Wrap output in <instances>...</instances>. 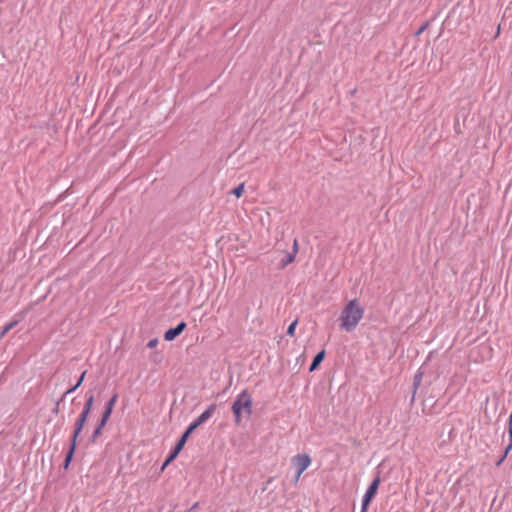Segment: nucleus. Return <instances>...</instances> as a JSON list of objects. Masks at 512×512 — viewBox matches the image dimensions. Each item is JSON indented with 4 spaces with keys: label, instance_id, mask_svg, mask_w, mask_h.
<instances>
[{
    "label": "nucleus",
    "instance_id": "f257e3e1",
    "mask_svg": "<svg viewBox=\"0 0 512 512\" xmlns=\"http://www.w3.org/2000/svg\"><path fill=\"white\" fill-rule=\"evenodd\" d=\"M364 316V308L357 299L348 301L343 307L340 316V328L346 332L353 331Z\"/></svg>",
    "mask_w": 512,
    "mask_h": 512
},
{
    "label": "nucleus",
    "instance_id": "f03ea898",
    "mask_svg": "<svg viewBox=\"0 0 512 512\" xmlns=\"http://www.w3.org/2000/svg\"><path fill=\"white\" fill-rule=\"evenodd\" d=\"M252 397L247 390L242 391L232 405V412L235 417V423L240 425L242 415L249 417L252 413Z\"/></svg>",
    "mask_w": 512,
    "mask_h": 512
},
{
    "label": "nucleus",
    "instance_id": "7ed1b4c3",
    "mask_svg": "<svg viewBox=\"0 0 512 512\" xmlns=\"http://www.w3.org/2000/svg\"><path fill=\"white\" fill-rule=\"evenodd\" d=\"M87 418H88V415H86L84 413H80L79 417L77 418V420L75 422L74 432H73L72 439H71V445H70L69 451H68V453L65 457V461H64L65 468L68 467V465L73 457V454H74V451L76 448L77 438H78L79 434L81 433V431L87 421Z\"/></svg>",
    "mask_w": 512,
    "mask_h": 512
},
{
    "label": "nucleus",
    "instance_id": "20e7f679",
    "mask_svg": "<svg viewBox=\"0 0 512 512\" xmlns=\"http://www.w3.org/2000/svg\"><path fill=\"white\" fill-rule=\"evenodd\" d=\"M87 418H88V415H86L84 413H80L79 417L77 418V420L75 422L74 432H73L72 439H71V445H70L69 451H68V453L65 457V461H64L65 468L68 467V465L73 457V454H74V451L76 448L77 438H78L79 434L81 433V431L87 421Z\"/></svg>",
    "mask_w": 512,
    "mask_h": 512
},
{
    "label": "nucleus",
    "instance_id": "39448f33",
    "mask_svg": "<svg viewBox=\"0 0 512 512\" xmlns=\"http://www.w3.org/2000/svg\"><path fill=\"white\" fill-rule=\"evenodd\" d=\"M292 463L297 470L295 476V483H297L302 473L310 466L311 458L307 454H297L292 458Z\"/></svg>",
    "mask_w": 512,
    "mask_h": 512
},
{
    "label": "nucleus",
    "instance_id": "423d86ee",
    "mask_svg": "<svg viewBox=\"0 0 512 512\" xmlns=\"http://www.w3.org/2000/svg\"><path fill=\"white\" fill-rule=\"evenodd\" d=\"M381 479L379 476H376L371 484L369 485L363 500H362V512H366L368 506L370 505L371 501L374 499L375 495L377 494L379 485H380Z\"/></svg>",
    "mask_w": 512,
    "mask_h": 512
},
{
    "label": "nucleus",
    "instance_id": "0eeeda50",
    "mask_svg": "<svg viewBox=\"0 0 512 512\" xmlns=\"http://www.w3.org/2000/svg\"><path fill=\"white\" fill-rule=\"evenodd\" d=\"M216 410V404H211L196 420H194L186 429L188 433H193L200 425L208 421Z\"/></svg>",
    "mask_w": 512,
    "mask_h": 512
},
{
    "label": "nucleus",
    "instance_id": "6e6552de",
    "mask_svg": "<svg viewBox=\"0 0 512 512\" xmlns=\"http://www.w3.org/2000/svg\"><path fill=\"white\" fill-rule=\"evenodd\" d=\"M216 410V404H211L196 420H194L186 429L188 433H193L200 425L208 421Z\"/></svg>",
    "mask_w": 512,
    "mask_h": 512
},
{
    "label": "nucleus",
    "instance_id": "1a4fd4ad",
    "mask_svg": "<svg viewBox=\"0 0 512 512\" xmlns=\"http://www.w3.org/2000/svg\"><path fill=\"white\" fill-rule=\"evenodd\" d=\"M508 435H509V444L507 445V447L505 449L504 455L497 462V466L501 465V463L504 461V459L506 458L509 451L512 449V411H511V414H510L509 420H508Z\"/></svg>",
    "mask_w": 512,
    "mask_h": 512
},
{
    "label": "nucleus",
    "instance_id": "9d476101",
    "mask_svg": "<svg viewBox=\"0 0 512 512\" xmlns=\"http://www.w3.org/2000/svg\"><path fill=\"white\" fill-rule=\"evenodd\" d=\"M184 445H185V443L182 442L181 440H179L177 442L176 446L173 448V450L170 452L168 458L166 459V461L163 465V468L165 466H167L171 461H173L178 456L180 451L183 449Z\"/></svg>",
    "mask_w": 512,
    "mask_h": 512
},
{
    "label": "nucleus",
    "instance_id": "9b49d317",
    "mask_svg": "<svg viewBox=\"0 0 512 512\" xmlns=\"http://www.w3.org/2000/svg\"><path fill=\"white\" fill-rule=\"evenodd\" d=\"M324 357H325V351L324 350H322L319 353H317L315 355L311 365H310L309 370L310 371L316 370L318 368V366L320 365V363L323 361Z\"/></svg>",
    "mask_w": 512,
    "mask_h": 512
},
{
    "label": "nucleus",
    "instance_id": "f8f14e48",
    "mask_svg": "<svg viewBox=\"0 0 512 512\" xmlns=\"http://www.w3.org/2000/svg\"><path fill=\"white\" fill-rule=\"evenodd\" d=\"M93 404H94V396L92 394L88 395L86 398L85 404H84V408L81 413L89 415V413L91 412V409L93 407Z\"/></svg>",
    "mask_w": 512,
    "mask_h": 512
},
{
    "label": "nucleus",
    "instance_id": "ddd939ff",
    "mask_svg": "<svg viewBox=\"0 0 512 512\" xmlns=\"http://www.w3.org/2000/svg\"><path fill=\"white\" fill-rule=\"evenodd\" d=\"M180 333L176 330V328H170L168 329L164 334V339L166 341H173L176 337H178Z\"/></svg>",
    "mask_w": 512,
    "mask_h": 512
},
{
    "label": "nucleus",
    "instance_id": "4468645a",
    "mask_svg": "<svg viewBox=\"0 0 512 512\" xmlns=\"http://www.w3.org/2000/svg\"><path fill=\"white\" fill-rule=\"evenodd\" d=\"M117 399H118V394H114V395L110 398V400L106 403L105 408H106L107 410H110V411L112 412V411H113V408H114V406H115V404H116V402H117Z\"/></svg>",
    "mask_w": 512,
    "mask_h": 512
},
{
    "label": "nucleus",
    "instance_id": "2eb2a0df",
    "mask_svg": "<svg viewBox=\"0 0 512 512\" xmlns=\"http://www.w3.org/2000/svg\"><path fill=\"white\" fill-rule=\"evenodd\" d=\"M112 412L110 410H107L105 408L103 414H102V417L100 419V426H105L107 421L109 420L110 416H111Z\"/></svg>",
    "mask_w": 512,
    "mask_h": 512
},
{
    "label": "nucleus",
    "instance_id": "dca6fc26",
    "mask_svg": "<svg viewBox=\"0 0 512 512\" xmlns=\"http://www.w3.org/2000/svg\"><path fill=\"white\" fill-rule=\"evenodd\" d=\"M298 324L297 320H294L287 329V335L293 337L295 335L296 326Z\"/></svg>",
    "mask_w": 512,
    "mask_h": 512
},
{
    "label": "nucleus",
    "instance_id": "f3484780",
    "mask_svg": "<svg viewBox=\"0 0 512 512\" xmlns=\"http://www.w3.org/2000/svg\"><path fill=\"white\" fill-rule=\"evenodd\" d=\"M293 261H294V255H292V254H287V255L285 256V258H284V259H282V261H281V266H282V267H285V266H287L288 264L292 263Z\"/></svg>",
    "mask_w": 512,
    "mask_h": 512
},
{
    "label": "nucleus",
    "instance_id": "a211bd4d",
    "mask_svg": "<svg viewBox=\"0 0 512 512\" xmlns=\"http://www.w3.org/2000/svg\"><path fill=\"white\" fill-rule=\"evenodd\" d=\"M232 193L236 196V197H241L242 194L244 193V184L241 183L240 185H238L233 191Z\"/></svg>",
    "mask_w": 512,
    "mask_h": 512
},
{
    "label": "nucleus",
    "instance_id": "6ab92c4d",
    "mask_svg": "<svg viewBox=\"0 0 512 512\" xmlns=\"http://www.w3.org/2000/svg\"><path fill=\"white\" fill-rule=\"evenodd\" d=\"M104 426H100V422L98 423L97 427L95 428L93 434H92V439L93 440H96L100 435H101V430Z\"/></svg>",
    "mask_w": 512,
    "mask_h": 512
},
{
    "label": "nucleus",
    "instance_id": "aec40b11",
    "mask_svg": "<svg viewBox=\"0 0 512 512\" xmlns=\"http://www.w3.org/2000/svg\"><path fill=\"white\" fill-rule=\"evenodd\" d=\"M187 327V324L184 321H181L175 328L178 331V333H182Z\"/></svg>",
    "mask_w": 512,
    "mask_h": 512
},
{
    "label": "nucleus",
    "instance_id": "412c9836",
    "mask_svg": "<svg viewBox=\"0 0 512 512\" xmlns=\"http://www.w3.org/2000/svg\"><path fill=\"white\" fill-rule=\"evenodd\" d=\"M15 324H16V323L14 322V323H10V324L6 325V326L2 329V332H1L2 337H3V336H4L8 331H10V330L14 327V325H15Z\"/></svg>",
    "mask_w": 512,
    "mask_h": 512
},
{
    "label": "nucleus",
    "instance_id": "4be33fe9",
    "mask_svg": "<svg viewBox=\"0 0 512 512\" xmlns=\"http://www.w3.org/2000/svg\"><path fill=\"white\" fill-rule=\"evenodd\" d=\"M158 345V339L157 338H154V339H151L148 343H147V347L148 348H155L156 346Z\"/></svg>",
    "mask_w": 512,
    "mask_h": 512
},
{
    "label": "nucleus",
    "instance_id": "5701e85b",
    "mask_svg": "<svg viewBox=\"0 0 512 512\" xmlns=\"http://www.w3.org/2000/svg\"><path fill=\"white\" fill-rule=\"evenodd\" d=\"M192 433H188V431L186 430L183 435L181 436V438L179 440H181L182 442L186 443L189 436L191 435Z\"/></svg>",
    "mask_w": 512,
    "mask_h": 512
},
{
    "label": "nucleus",
    "instance_id": "b1692460",
    "mask_svg": "<svg viewBox=\"0 0 512 512\" xmlns=\"http://www.w3.org/2000/svg\"><path fill=\"white\" fill-rule=\"evenodd\" d=\"M192 433H188V431L186 430L183 435L181 436V438L179 440H181L182 442L186 443L189 436L191 435Z\"/></svg>",
    "mask_w": 512,
    "mask_h": 512
},
{
    "label": "nucleus",
    "instance_id": "393cba45",
    "mask_svg": "<svg viewBox=\"0 0 512 512\" xmlns=\"http://www.w3.org/2000/svg\"><path fill=\"white\" fill-rule=\"evenodd\" d=\"M85 375H86V371H84V372L81 374V376L79 377V379H77L76 387H79V386L82 384V382H83V380H84V378H85Z\"/></svg>",
    "mask_w": 512,
    "mask_h": 512
},
{
    "label": "nucleus",
    "instance_id": "a878e982",
    "mask_svg": "<svg viewBox=\"0 0 512 512\" xmlns=\"http://www.w3.org/2000/svg\"><path fill=\"white\" fill-rule=\"evenodd\" d=\"M421 377L422 375L421 374H417L414 378V386L417 387L419 384H420V381H421Z\"/></svg>",
    "mask_w": 512,
    "mask_h": 512
},
{
    "label": "nucleus",
    "instance_id": "bb28decb",
    "mask_svg": "<svg viewBox=\"0 0 512 512\" xmlns=\"http://www.w3.org/2000/svg\"><path fill=\"white\" fill-rule=\"evenodd\" d=\"M78 387H76V384L74 386H72L71 388H69L65 393H64V397L72 392H74Z\"/></svg>",
    "mask_w": 512,
    "mask_h": 512
}]
</instances>
